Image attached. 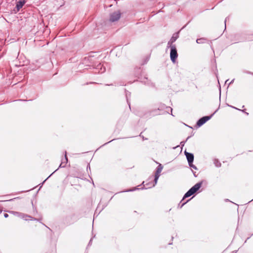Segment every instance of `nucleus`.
Returning <instances> with one entry per match:
<instances>
[{
	"instance_id": "obj_1",
	"label": "nucleus",
	"mask_w": 253,
	"mask_h": 253,
	"mask_svg": "<svg viewBox=\"0 0 253 253\" xmlns=\"http://www.w3.org/2000/svg\"><path fill=\"white\" fill-rule=\"evenodd\" d=\"M202 185V181L196 183L184 194L182 201L195 194L201 187Z\"/></svg>"
},
{
	"instance_id": "obj_2",
	"label": "nucleus",
	"mask_w": 253,
	"mask_h": 253,
	"mask_svg": "<svg viewBox=\"0 0 253 253\" xmlns=\"http://www.w3.org/2000/svg\"><path fill=\"white\" fill-rule=\"evenodd\" d=\"M170 60L173 63H175L176 59L178 57V54L177 49L175 45H170Z\"/></svg>"
},
{
	"instance_id": "obj_3",
	"label": "nucleus",
	"mask_w": 253,
	"mask_h": 253,
	"mask_svg": "<svg viewBox=\"0 0 253 253\" xmlns=\"http://www.w3.org/2000/svg\"><path fill=\"white\" fill-rule=\"evenodd\" d=\"M214 113H215V112L210 116H204V117H203L201 118H200L197 122V126L198 127H200L201 126L203 125L208 121H209V120H210L211 118V117L213 116V115H214Z\"/></svg>"
},
{
	"instance_id": "obj_4",
	"label": "nucleus",
	"mask_w": 253,
	"mask_h": 253,
	"mask_svg": "<svg viewBox=\"0 0 253 253\" xmlns=\"http://www.w3.org/2000/svg\"><path fill=\"white\" fill-rule=\"evenodd\" d=\"M163 167L161 164H159V165L157 168V170L155 174V178L154 180V184L152 186H155L157 183L158 180L160 177V173L161 172L163 169Z\"/></svg>"
},
{
	"instance_id": "obj_5",
	"label": "nucleus",
	"mask_w": 253,
	"mask_h": 253,
	"mask_svg": "<svg viewBox=\"0 0 253 253\" xmlns=\"http://www.w3.org/2000/svg\"><path fill=\"white\" fill-rule=\"evenodd\" d=\"M121 17V13L119 11L114 12L110 14V20L111 22L118 21Z\"/></svg>"
},
{
	"instance_id": "obj_6",
	"label": "nucleus",
	"mask_w": 253,
	"mask_h": 253,
	"mask_svg": "<svg viewBox=\"0 0 253 253\" xmlns=\"http://www.w3.org/2000/svg\"><path fill=\"white\" fill-rule=\"evenodd\" d=\"M185 155L186 156L188 164L193 163L194 161V156L192 153L184 152Z\"/></svg>"
},
{
	"instance_id": "obj_7",
	"label": "nucleus",
	"mask_w": 253,
	"mask_h": 253,
	"mask_svg": "<svg viewBox=\"0 0 253 253\" xmlns=\"http://www.w3.org/2000/svg\"><path fill=\"white\" fill-rule=\"evenodd\" d=\"M165 109H166V112L169 113L170 111L171 113V115L173 116L172 114V109L171 107L166 106L165 104H160L158 108V110H163Z\"/></svg>"
},
{
	"instance_id": "obj_8",
	"label": "nucleus",
	"mask_w": 253,
	"mask_h": 253,
	"mask_svg": "<svg viewBox=\"0 0 253 253\" xmlns=\"http://www.w3.org/2000/svg\"><path fill=\"white\" fill-rule=\"evenodd\" d=\"M68 162V159L67 157V152L65 151V158L62 160L61 163L59 166V168H65Z\"/></svg>"
},
{
	"instance_id": "obj_9",
	"label": "nucleus",
	"mask_w": 253,
	"mask_h": 253,
	"mask_svg": "<svg viewBox=\"0 0 253 253\" xmlns=\"http://www.w3.org/2000/svg\"><path fill=\"white\" fill-rule=\"evenodd\" d=\"M26 1V0H19V1L16 4V8L18 11H19L20 9L23 7Z\"/></svg>"
},
{
	"instance_id": "obj_10",
	"label": "nucleus",
	"mask_w": 253,
	"mask_h": 253,
	"mask_svg": "<svg viewBox=\"0 0 253 253\" xmlns=\"http://www.w3.org/2000/svg\"><path fill=\"white\" fill-rule=\"evenodd\" d=\"M96 69L98 70V72L100 73H104L106 69L101 63H99L96 67Z\"/></svg>"
},
{
	"instance_id": "obj_11",
	"label": "nucleus",
	"mask_w": 253,
	"mask_h": 253,
	"mask_svg": "<svg viewBox=\"0 0 253 253\" xmlns=\"http://www.w3.org/2000/svg\"><path fill=\"white\" fill-rule=\"evenodd\" d=\"M178 38V33H175V34H173L170 40L171 41V43H173V42H175Z\"/></svg>"
},
{
	"instance_id": "obj_12",
	"label": "nucleus",
	"mask_w": 253,
	"mask_h": 253,
	"mask_svg": "<svg viewBox=\"0 0 253 253\" xmlns=\"http://www.w3.org/2000/svg\"><path fill=\"white\" fill-rule=\"evenodd\" d=\"M153 184H154V183H152L150 182H146V184L145 185H144V186H146V187L145 188L143 187V188H141V189H147V188H150L153 187L154 186H152L153 185Z\"/></svg>"
},
{
	"instance_id": "obj_13",
	"label": "nucleus",
	"mask_w": 253,
	"mask_h": 253,
	"mask_svg": "<svg viewBox=\"0 0 253 253\" xmlns=\"http://www.w3.org/2000/svg\"><path fill=\"white\" fill-rule=\"evenodd\" d=\"M23 219H24L25 220H28L30 219L32 220H38L39 221V219L34 218V217H32L30 215H29L27 214V216H24Z\"/></svg>"
},
{
	"instance_id": "obj_14",
	"label": "nucleus",
	"mask_w": 253,
	"mask_h": 253,
	"mask_svg": "<svg viewBox=\"0 0 253 253\" xmlns=\"http://www.w3.org/2000/svg\"><path fill=\"white\" fill-rule=\"evenodd\" d=\"M126 96L127 102L129 105V107H130V103L128 101V98H129V97H130V92L126 90Z\"/></svg>"
},
{
	"instance_id": "obj_15",
	"label": "nucleus",
	"mask_w": 253,
	"mask_h": 253,
	"mask_svg": "<svg viewBox=\"0 0 253 253\" xmlns=\"http://www.w3.org/2000/svg\"><path fill=\"white\" fill-rule=\"evenodd\" d=\"M213 163L215 167L217 168L221 167V163L217 159H214Z\"/></svg>"
},
{
	"instance_id": "obj_16",
	"label": "nucleus",
	"mask_w": 253,
	"mask_h": 253,
	"mask_svg": "<svg viewBox=\"0 0 253 253\" xmlns=\"http://www.w3.org/2000/svg\"><path fill=\"white\" fill-rule=\"evenodd\" d=\"M206 41V40L204 38L197 39L196 40V42L197 43H204Z\"/></svg>"
},
{
	"instance_id": "obj_17",
	"label": "nucleus",
	"mask_w": 253,
	"mask_h": 253,
	"mask_svg": "<svg viewBox=\"0 0 253 253\" xmlns=\"http://www.w3.org/2000/svg\"><path fill=\"white\" fill-rule=\"evenodd\" d=\"M9 212L13 214L14 215L17 216H19L20 213V212H19L17 211H9Z\"/></svg>"
},
{
	"instance_id": "obj_18",
	"label": "nucleus",
	"mask_w": 253,
	"mask_h": 253,
	"mask_svg": "<svg viewBox=\"0 0 253 253\" xmlns=\"http://www.w3.org/2000/svg\"><path fill=\"white\" fill-rule=\"evenodd\" d=\"M24 216H27V214L20 212L18 217L23 219Z\"/></svg>"
},
{
	"instance_id": "obj_19",
	"label": "nucleus",
	"mask_w": 253,
	"mask_h": 253,
	"mask_svg": "<svg viewBox=\"0 0 253 253\" xmlns=\"http://www.w3.org/2000/svg\"><path fill=\"white\" fill-rule=\"evenodd\" d=\"M189 164V167L190 168H193V169H197V167L195 165H194L193 164V163H190V164Z\"/></svg>"
},
{
	"instance_id": "obj_20",
	"label": "nucleus",
	"mask_w": 253,
	"mask_h": 253,
	"mask_svg": "<svg viewBox=\"0 0 253 253\" xmlns=\"http://www.w3.org/2000/svg\"><path fill=\"white\" fill-rule=\"evenodd\" d=\"M136 189H139V188H136V187H135V188H134V189H128V190H126V192L133 191H134V190H136Z\"/></svg>"
},
{
	"instance_id": "obj_21",
	"label": "nucleus",
	"mask_w": 253,
	"mask_h": 253,
	"mask_svg": "<svg viewBox=\"0 0 253 253\" xmlns=\"http://www.w3.org/2000/svg\"><path fill=\"white\" fill-rule=\"evenodd\" d=\"M172 43H171V41L170 40L168 43L167 47H170V45H173Z\"/></svg>"
},
{
	"instance_id": "obj_22",
	"label": "nucleus",
	"mask_w": 253,
	"mask_h": 253,
	"mask_svg": "<svg viewBox=\"0 0 253 253\" xmlns=\"http://www.w3.org/2000/svg\"><path fill=\"white\" fill-rule=\"evenodd\" d=\"M189 201V200H187L186 202H184L182 204V205L180 206V208H181L186 203H187Z\"/></svg>"
},
{
	"instance_id": "obj_23",
	"label": "nucleus",
	"mask_w": 253,
	"mask_h": 253,
	"mask_svg": "<svg viewBox=\"0 0 253 253\" xmlns=\"http://www.w3.org/2000/svg\"><path fill=\"white\" fill-rule=\"evenodd\" d=\"M4 217L5 218H7V217H8V214L7 213H4Z\"/></svg>"
},
{
	"instance_id": "obj_24",
	"label": "nucleus",
	"mask_w": 253,
	"mask_h": 253,
	"mask_svg": "<svg viewBox=\"0 0 253 253\" xmlns=\"http://www.w3.org/2000/svg\"><path fill=\"white\" fill-rule=\"evenodd\" d=\"M234 81V79H233L228 84L229 85L230 84H233Z\"/></svg>"
},
{
	"instance_id": "obj_25",
	"label": "nucleus",
	"mask_w": 253,
	"mask_h": 253,
	"mask_svg": "<svg viewBox=\"0 0 253 253\" xmlns=\"http://www.w3.org/2000/svg\"><path fill=\"white\" fill-rule=\"evenodd\" d=\"M51 175H52V174H50V175H49L48 176V177H47V178H46V179H44V181H43V182H44L45 181H46V180H47V179H48V178H49V177L51 176Z\"/></svg>"
},
{
	"instance_id": "obj_26",
	"label": "nucleus",
	"mask_w": 253,
	"mask_h": 253,
	"mask_svg": "<svg viewBox=\"0 0 253 253\" xmlns=\"http://www.w3.org/2000/svg\"><path fill=\"white\" fill-rule=\"evenodd\" d=\"M51 175H52V174H50V175H49L48 176V177H47V178H46V179H44V181H43V182H44L45 181H46V180H47V179H48V178H49V177L51 176Z\"/></svg>"
},
{
	"instance_id": "obj_27",
	"label": "nucleus",
	"mask_w": 253,
	"mask_h": 253,
	"mask_svg": "<svg viewBox=\"0 0 253 253\" xmlns=\"http://www.w3.org/2000/svg\"><path fill=\"white\" fill-rule=\"evenodd\" d=\"M51 175H52V174H50V175H49L48 176V177H47V178H46V179H44V181H43V182H44L45 181H46V180H47V179H48V178H49V177L51 176Z\"/></svg>"
},
{
	"instance_id": "obj_28",
	"label": "nucleus",
	"mask_w": 253,
	"mask_h": 253,
	"mask_svg": "<svg viewBox=\"0 0 253 253\" xmlns=\"http://www.w3.org/2000/svg\"><path fill=\"white\" fill-rule=\"evenodd\" d=\"M51 175H52V174H50V175H49L48 176V177H47V178H46V179H44V181H43V182H44L45 181H46V180H47V179H48V178H49V177L51 176Z\"/></svg>"
},
{
	"instance_id": "obj_29",
	"label": "nucleus",
	"mask_w": 253,
	"mask_h": 253,
	"mask_svg": "<svg viewBox=\"0 0 253 253\" xmlns=\"http://www.w3.org/2000/svg\"><path fill=\"white\" fill-rule=\"evenodd\" d=\"M51 175H52V174H50V175H49L48 176V177H47V178H46V179H44V181H43V182H44L45 181H46V180H47V179H48V178H49V177L51 176Z\"/></svg>"
},
{
	"instance_id": "obj_30",
	"label": "nucleus",
	"mask_w": 253,
	"mask_h": 253,
	"mask_svg": "<svg viewBox=\"0 0 253 253\" xmlns=\"http://www.w3.org/2000/svg\"><path fill=\"white\" fill-rule=\"evenodd\" d=\"M51 175H52V174H50V175H49L48 176V177H47V178H46V179H44V181H43V182H44L45 181H46V180H47V179H48V178H49V177L51 176Z\"/></svg>"
},
{
	"instance_id": "obj_31",
	"label": "nucleus",
	"mask_w": 253,
	"mask_h": 253,
	"mask_svg": "<svg viewBox=\"0 0 253 253\" xmlns=\"http://www.w3.org/2000/svg\"><path fill=\"white\" fill-rule=\"evenodd\" d=\"M51 175H52V174H50V175H49L48 176V177H47V178H46V179H44V181H43V182H44L45 181H46V180H47V179H48V178H49V177L51 176Z\"/></svg>"
},
{
	"instance_id": "obj_32",
	"label": "nucleus",
	"mask_w": 253,
	"mask_h": 253,
	"mask_svg": "<svg viewBox=\"0 0 253 253\" xmlns=\"http://www.w3.org/2000/svg\"><path fill=\"white\" fill-rule=\"evenodd\" d=\"M51 175H52V174H50V175H49L48 176V177H47V178H46V179H44V181H43V182H44L45 181H46V180H47V179H48V178H49V177L51 176Z\"/></svg>"
},
{
	"instance_id": "obj_33",
	"label": "nucleus",
	"mask_w": 253,
	"mask_h": 253,
	"mask_svg": "<svg viewBox=\"0 0 253 253\" xmlns=\"http://www.w3.org/2000/svg\"><path fill=\"white\" fill-rule=\"evenodd\" d=\"M51 175H52V174H50V175H49L48 176V177H47V178H46V179H44V181H43V182H44L45 181H46V180H47V179H48V178H49V177L51 176Z\"/></svg>"
},
{
	"instance_id": "obj_34",
	"label": "nucleus",
	"mask_w": 253,
	"mask_h": 253,
	"mask_svg": "<svg viewBox=\"0 0 253 253\" xmlns=\"http://www.w3.org/2000/svg\"><path fill=\"white\" fill-rule=\"evenodd\" d=\"M226 21H227V18L225 19V26L226 27Z\"/></svg>"
},
{
	"instance_id": "obj_35",
	"label": "nucleus",
	"mask_w": 253,
	"mask_h": 253,
	"mask_svg": "<svg viewBox=\"0 0 253 253\" xmlns=\"http://www.w3.org/2000/svg\"><path fill=\"white\" fill-rule=\"evenodd\" d=\"M243 112H245L246 113V114H247V115H249V113L246 112H245L244 110H242Z\"/></svg>"
},
{
	"instance_id": "obj_36",
	"label": "nucleus",
	"mask_w": 253,
	"mask_h": 253,
	"mask_svg": "<svg viewBox=\"0 0 253 253\" xmlns=\"http://www.w3.org/2000/svg\"><path fill=\"white\" fill-rule=\"evenodd\" d=\"M228 81H229V80H227L225 81V84L228 83Z\"/></svg>"
},
{
	"instance_id": "obj_37",
	"label": "nucleus",
	"mask_w": 253,
	"mask_h": 253,
	"mask_svg": "<svg viewBox=\"0 0 253 253\" xmlns=\"http://www.w3.org/2000/svg\"><path fill=\"white\" fill-rule=\"evenodd\" d=\"M228 81H229V80H227L225 81V84L228 83Z\"/></svg>"
},
{
	"instance_id": "obj_38",
	"label": "nucleus",
	"mask_w": 253,
	"mask_h": 253,
	"mask_svg": "<svg viewBox=\"0 0 253 253\" xmlns=\"http://www.w3.org/2000/svg\"><path fill=\"white\" fill-rule=\"evenodd\" d=\"M180 144H181L182 145H184V142H181Z\"/></svg>"
},
{
	"instance_id": "obj_39",
	"label": "nucleus",
	"mask_w": 253,
	"mask_h": 253,
	"mask_svg": "<svg viewBox=\"0 0 253 253\" xmlns=\"http://www.w3.org/2000/svg\"><path fill=\"white\" fill-rule=\"evenodd\" d=\"M193 174H194V176H195V177H196V174H195V172H193Z\"/></svg>"
},
{
	"instance_id": "obj_40",
	"label": "nucleus",
	"mask_w": 253,
	"mask_h": 253,
	"mask_svg": "<svg viewBox=\"0 0 253 253\" xmlns=\"http://www.w3.org/2000/svg\"><path fill=\"white\" fill-rule=\"evenodd\" d=\"M248 73H249V74H252V75H253V73H250V72H248Z\"/></svg>"
},
{
	"instance_id": "obj_41",
	"label": "nucleus",
	"mask_w": 253,
	"mask_h": 253,
	"mask_svg": "<svg viewBox=\"0 0 253 253\" xmlns=\"http://www.w3.org/2000/svg\"><path fill=\"white\" fill-rule=\"evenodd\" d=\"M232 108H234V109H238L237 108H236V107H232L231 106Z\"/></svg>"
},
{
	"instance_id": "obj_42",
	"label": "nucleus",
	"mask_w": 253,
	"mask_h": 253,
	"mask_svg": "<svg viewBox=\"0 0 253 253\" xmlns=\"http://www.w3.org/2000/svg\"><path fill=\"white\" fill-rule=\"evenodd\" d=\"M91 241H92V239H91L90 241H89V244L91 243Z\"/></svg>"
},
{
	"instance_id": "obj_43",
	"label": "nucleus",
	"mask_w": 253,
	"mask_h": 253,
	"mask_svg": "<svg viewBox=\"0 0 253 253\" xmlns=\"http://www.w3.org/2000/svg\"><path fill=\"white\" fill-rule=\"evenodd\" d=\"M88 167H89V168L90 169V166L89 165H88L87 167V169L88 168Z\"/></svg>"
},
{
	"instance_id": "obj_44",
	"label": "nucleus",
	"mask_w": 253,
	"mask_h": 253,
	"mask_svg": "<svg viewBox=\"0 0 253 253\" xmlns=\"http://www.w3.org/2000/svg\"><path fill=\"white\" fill-rule=\"evenodd\" d=\"M149 179H151V181H152V178L150 177Z\"/></svg>"
},
{
	"instance_id": "obj_45",
	"label": "nucleus",
	"mask_w": 253,
	"mask_h": 253,
	"mask_svg": "<svg viewBox=\"0 0 253 253\" xmlns=\"http://www.w3.org/2000/svg\"><path fill=\"white\" fill-rule=\"evenodd\" d=\"M113 140H112V141H113ZM111 141H112V140H111V141H109V142L108 143L111 142Z\"/></svg>"
}]
</instances>
